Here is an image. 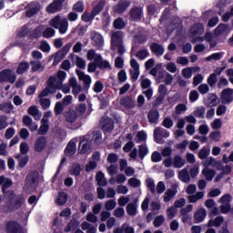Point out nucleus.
<instances>
[{"instance_id": "nucleus-1", "label": "nucleus", "mask_w": 233, "mask_h": 233, "mask_svg": "<svg viewBox=\"0 0 233 233\" xmlns=\"http://www.w3.org/2000/svg\"><path fill=\"white\" fill-rule=\"evenodd\" d=\"M57 90H62L64 94H69L70 86L57 83V77L50 76L47 80L46 87L40 93V97H46L50 94H56Z\"/></svg>"}, {"instance_id": "nucleus-2", "label": "nucleus", "mask_w": 233, "mask_h": 233, "mask_svg": "<svg viewBox=\"0 0 233 233\" xmlns=\"http://www.w3.org/2000/svg\"><path fill=\"white\" fill-rule=\"evenodd\" d=\"M186 163L187 161L185 160V158H183V157L179 155H176L173 158L167 157L163 161L166 168H170V167H173L174 168H183Z\"/></svg>"}, {"instance_id": "nucleus-3", "label": "nucleus", "mask_w": 233, "mask_h": 233, "mask_svg": "<svg viewBox=\"0 0 233 233\" xmlns=\"http://www.w3.org/2000/svg\"><path fill=\"white\" fill-rule=\"evenodd\" d=\"M66 125L68 128H77L79 127V116L75 110L65 113Z\"/></svg>"}, {"instance_id": "nucleus-4", "label": "nucleus", "mask_w": 233, "mask_h": 233, "mask_svg": "<svg viewBox=\"0 0 233 233\" xmlns=\"http://www.w3.org/2000/svg\"><path fill=\"white\" fill-rule=\"evenodd\" d=\"M17 79V76L13 70L10 69H4L0 72V83H11L14 85L15 80Z\"/></svg>"}, {"instance_id": "nucleus-5", "label": "nucleus", "mask_w": 233, "mask_h": 233, "mask_svg": "<svg viewBox=\"0 0 233 233\" xmlns=\"http://www.w3.org/2000/svg\"><path fill=\"white\" fill-rule=\"evenodd\" d=\"M130 5H132V1L130 0H119L117 4L113 6V12L114 14H118L119 15H121L125 14L127 10H128Z\"/></svg>"}, {"instance_id": "nucleus-6", "label": "nucleus", "mask_w": 233, "mask_h": 233, "mask_svg": "<svg viewBox=\"0 0 233 233\" xmlns=\"http://www.w3.org/2000/svg\"><path fill=\"white\" fill-rule=\"evenodd\" d=\"M65 1L66 0H53V2L46 6V12H47V14H57V12H61Z\"/></svg>"}, {"instance_id": "nucleus-7", "label": "nucleus", "mask_w": 233, "mask_h": 233, "mask_svg": "<svg viewBox=\"0 0 233 233\" xmlns=\"http://www.w3.org/2000/svg\"><path fill=\"white\" fill-rule=\"evenodd\" d=\"M170 137V132L168 130L163 128V127H157L154 130V140L158 145H161L163 143V137L167 138Z\"/></svg>"}, {"instance_id": "nucleus-8", "label": "nucleus", "mask_w": 233, "mask_h": 233, "mask_svg": "<svg viewBox=\"0 0 233 233\" xmlns=\"http://www.w3.org/2000/svg\"><path fill=\"white\" fill-rule=\"evenodd\" d=\"M70 48H72V44L67 43L60 50H58L56 53H55L51 56V59H65V57L66 56V54H68V52H70Z\"/></svg>"}, {"instance_id": "nucleus-9", "label": "nucleus", "mask_w": 233, "mask_h": 233, "mask_svg": "<svg viewBox=\"0 0 233 233\" xmlns=\"http://www.w3.org/2000/svg\"><path fill=\"white\" fill-rule=\"evenodd\" d=\"M143 17V9L141 7L134 6L129 10L130 21H141Z\"/></svg>"}, {"instance_id": "nucleus-10", "label": "nucleus", "mask_w": 233, "mask_h": 233, "mask_svg": "<svg viewBox=\"0 0 233 233\" xmlns=\"http://www.w3.org/2000/svg\"><path fill=\"white\" fill-rule=\"evenodd\" d=\"M90 37L93 41V45L96 46V48H101V46H103L105 40L103 39V35H101L99 32L92 31L90 33Z\"/></svg>"}, {"instance_id": "nucleus-11", "label": "nucleus", "mask_w": 233, "mask_h": 233, "mask_svg": "<svg viewBox=\"0 0 233 233\" xmlns=\"http://www.w3.org/2000/svg\"><path fill=\"white\" fill-rule=\"evenodd\" d=\"M7 233H23V228L15 221H9L6 223Z\"/></svg>"}, {"instance_id": "nucleus-12", "label": "nucleus", "mask_w": 233, "mask_h": 233, "mask_svg": "<svg viewBox=\"0 0 233 233\" xmlns=\"http://www.w3.org/2000/svg\"><path fill=\"white\" fill-rule=\"evenodd\" d=\"M123 31H116L113 33L111 36V47L123 45Z\"/></svg>"}, {"instance_id": "nucleus-13", "label": "nucleus", "mask_w": 233, "mask_h": 233, "mask_svg": "<svg viewBox=\"0 0 233 233\" xmlns=\"http://www.w3.org/2000/svg\"><path fill=\"white\" fill-rule=\"evenodd\" d=\"M177 195V188L172 187L166 190L162 196L164 203H170L174 198Z\"/></svg>"}, {"instance_id": "nucleus-14", "label": "nucleus", "mask_w": 233, "mask_h": 233, "mask_svg": "<svg viewBox=\"0 0 233 233\" xmlns=\"http://www.w3.org/2000/svg\"><path fill=\"white\" fill-rule=\"evenodd\" d=\"M130 66H131V70H130V74H131V77L132 79H134V81H137L138 77H139V63H137V61L136 59H132L130 61Z\"/></svg>"}, {"instance_id": "nucleus-15", "label": "nucleus", "mask_w": 233, "mask_h": 233, "mask_svg": "<svg viewBox=\"0 0 233 233\" xmlns=\"http://www.w3.org/2000/svg\"><path fill=\"white\" fill-rule=\"evenodd\" d=\"M34 148L36 152H43L46 148V137H38L35 141Z\"/></svg>"}, {"instance_id": "nucleus-16", "label": "nucleus", "mask_w": 233, "mask_h": 233, "mask_svg": "<svg viewBox=\"0 0 233 233\" xmlns=\"http://www.w3.org/2000/svg\"><path fill=\"white\" fill-rule=\"evenodd\" d=\"M150 50L152 54H154V56H157V57H161V56L165 54V47H163V46L156 42H153L150 45Z\"/></svg>"}, {"instance_id": "nucleus-17", "label": "nucleus", "mask_w": 233, "mask_h": 233, "mask_svg": "<svg viewBox=\"0 0 233 233\" xmlns=\"http://www.w3.org/2000/svg\"><path fill=\"white\" fill-rule=\"evenodd\" d=\"M76 150H77V140L72 139L68 143L67 147H66L65 154L66 156L72 157L74 156V154H76Z\"/></svg>"}, {"instance_id": "nucleus-18", "label": "nucleus", "mask_w": 233, "mask_h": 233, "mask_svg": "<svg viewBox=\"0 0 233 233\" xmlns=\"http://www.w3.org/2000/svg\"><path fill=\"white\" fill-rule=\"evenodd\" d=\"M205 218H207V209L200 208L195 211V223H202V221H205Z\"/></svg>"}, {"instance_id": "nucleus-19", "label": "nucleus", "mask_w": 233, "mask_h": 233, "mask_svg": "<svg viewBox=\"0 0 233 233\" xmlns=\"http://www.w3.org/2000/svg\"><path fill=\"white\" fill-rule=\"evenodd\" d=\"M76 76H78V79L80 81H83L85 86L86 88H90V85L92 84V78L90 76L86 75L83 71L81 70H76Z\"/></svg>"}, {"instance_id": "nucleus-20", "label": "nucleus", "mask_w": 233, "mask_h": 233, "mask_svg": "<svg viewBox=\"0 0 233 233\" xmlns=\"http://www.w3.org/2000/svg\"><path fill=\"white\" fill-rule=\"evenodd\" d=\"M69 85L73 88V96H77V94H81V92H83V87L77 84V79L76 77H71L69 79Z\"/></svg>"}, {"instance_id": "nucleus-21", "label": "nucleus", "mask_w": 233, "mask_h": 233, "mask_svg": "<svg viewBox=\"0 0 233 233\" xmlns=\"http://www.w3.org/2000/svg\"><path fill=\"white\" fill-rule=\"evenodd\" d=\"M189 32L191 35H201L205 32V25L201 23L195 24L190 27Z\"/></svg>"}, {"instance_id": "nucleus-22", "label": "nucleus", "mask_w": 233, "mask_h": 233, "mask_svg": "<svg viewBox=\"0 0 233 233\" xmlns=\"http://www.w3.org/2000/svg\"><path fill=\"white\" fill-rule=\"evenodd\" d=\"M120 105L130 110L136 106V101H134L130 96H124L120 100Z\"/></svg>"}, {"instance_id": "nucleus-23", "label": "nucleus", "mask_w": 233, "mask_h": 233, "mask_svg": "<svg viewBox=\"0 0 233 233\" xmlns=\"http://www.w3.org/2000/svg\"><path fill=\"white\" fill-rule=\"evenodd\" d=\"M222 103H232L233 100V89L227 88L222 91L221 94Z\"/></svg>"}, {"instance_id": "nucleus-24", "label": "nucleus", "mask_w": 233, "mask_h": 233, "mask_svg": "<svg viewBox=\"0 0 233 233\" xmlns=\"http://www.w3.org/2000/svg\"><path fill=\"white\" fill-rule=\"evenodd\" d=\"M101 125L103 130H105L106 132H110L114 128V121L108 116L102 118Z\"/></svg>"}, {"instance_id": "nucleus-25", "label": "nucleus", "mask_w": 233, "mask_h": 233, "mask_svg": "<svg viewBox=\"0 0 233 233\" xmlns=\"http://www.w3.org/2000/svg\"><path fill=\"white\" fill-rule=\"evenodd\" d=\"M11 185H13L12 180L10 178H5L3 184L2 192H4L9 199H14V191L6 192V188H9Z\"/></svg>"}, {"instance_id": "nucleus-26", "label": "nucleus", "mask_w": 233, "mask_h": 233, "mask_svg": "<svg viewBox=\"0 0 233 233\" xmlns=\"http://www.w3.org/2000/svg\"><path fill=\"white\" fill-rule=\"evenodd\" d=\"M78 150L80 154H86V152L90 150V144L88 143V140H86V137H82Z\"/></svg>"}, {"instance_id": "nucleus-27", "label": "nucleus", "mask_w": 233, "mask_h": 233, "mask_svg": "<svg viewBox=\"0 0 233 233\" xmlns=\"http://www.w3.org/2000/svg\"><path fill=\"white\" fill-rule=\"evenodd\" d=\"M27 112L29 116H32L35 121H39L41 119L43 114L39 112V109L35 106H31L28 109Z\"/></svg>"}, {"instance_id": "nucleus-28", "label": "nucleus", "mask_w": 233, "mask_h": 233, "mask_svg": "<svg viewBox=\"0 0 233 233\" xmlns=\"http://www.w3.org/2000/svg\"><path fill=\"white\" fill-rule=\"evenodd\" d=\"M106 5V2L105 0H100L97 5L92 9L91 14L96 17V15H99L101 12H103V9L105 8V5Z\"/></svg>"}, {"instance_id": "nucleus-29", "label": "nucleus", "mask_w": 233, "mask_h": 233, "mask_svg": "<svg viewBox=\"0 0 233 233\" xmlns=\"http://www.w3.org/2000/svg\"><path fill=\"white\" fill-rule=\"evenodd\" d=\"M202 175L205 177L207 181H212L216 177V170L211 169L210 167H204L202 169Z\"/></svg>"}, {"instance_id": "nucleus-30", "label": "nucleus", "mask_w": 233, "mask_h": 233, "mask_svg": "<svg viewBox=\"0 0 233 233\" xmlns=\"http://www.w3.org/2000/svg\"><path fill=\"white\" fill-rule=\"evenodd\" d=\"M37 174L35 172H32L30 173L25 179L26 185L28 187H35V185H37Z\"/></svg>"}, {"instance_id": "nucleus-31", "label": "nucleus", "mask_w": 233, "mask_h": 233, "mask_svg": "<svg viewBox=\"0 0 233 233\" xmlns=\"http://www.w3.org/2000/svg\"><path fill=\"white\" fill-rule=\"evenodd\" d=\"M178 178L180 181H183V183H189L190 182V173L188 171V168H183L178 172Z\"/></svg>"}, {"instance_id": "nucleus-32", "label": "nucleus", "mask_w": 233, "mask_h": 233, "mask_svg": "<svg viewBox=\"0 0 233 233\" xmlns=\"http://www.w3.org/2000/svg\"><path fill=\"white\" fill-rule=\"evenodd\" d=\"M147 117L149 123H152L153 125H157V121L159 120V111H157V109H152L148 113Z\"/></svg>"}, {"instance_id": "nucleus-33", "label": "nucleus", "mask_w": 233, "mask_h": 233, "mask_svg": "<svg viewBox=\"0 0 233 233\" xmlns=\"http://www.w3.org/2000/svg\"><path fill=\"white\" fill-rule=\"evenodd\" d=\"M200 70L201 69L199 67H187L182 70V76L186 79H190L193 72H199Z\"/></svg>"}, {"instance_id": "nucleus-34", "label": "nucleus", "mask_w": 233, "mask_h": 233, "mask_svg": "<svg viewBox=\"0 0 233 233\" xmlns=\"http://www.w3.org/2000/svg\"><path fill=\"white\" fill-rule=\"evenodd\" d=\"M49 128H50V127H49V124H48V119L43 118L41 120V126L38 129V134L40 136H45V134H46V132H48Z\"/></svg>"}, {"instance_id": "nucleus-35", "label": "nucleus", "mask_w": 233, "mask_h": 233, "mask_svg": "<svg viewBox=\"0 0 233 233\" xmlns=\"http://www.w3.org/2000/svg\"><path fill=\"white\" fill-rule=\"evenodd\" d=\"M83 230H87L86 233H96L97 232V226H94L86 221H84L81 224Z\"/></svg>"}, {"instance_id": "nucleus-36", "label": "nucleus", "mask_w": 233, "mask_h": 233, "mask_svg": "<svg viewBox=\"0 0 233 233\" xmlns=\"http://www.w3.org/2000/svg\"><path fill=\"white\" fill-rule=\"evenodd\" d=\"M205 198V193L203 191L197 192L195 195H190L187 197L189 203H198L199 199Z\"/></svg>"}, {"instance_id": "nucleus-37", "label": "nucleus", "mask_w": 233, "mask_h": 233, "mask_svg": "<svg viewBox=\"0 0 233 233\" xmlns=\"http://www.w3.org/2000/svg\"><path fill=\"white\" fill-rule=\"evenodd\" d=\"M126 210L128 216H136V214H137V203L131 202L127 204Z\"/></svg>"}, {"instance_id": "nucleus-38", "label": "nucleus", "mask_w": 233, "mask_h": 233, "mask_svg": "<svg viewBox=\"0 0 233 233\" xmlns=\"http://www.w3.org/2000/svg\"><path fill=\"white\" fill-rule=\"evenodd\" d=\"M41 10V5H36L25 11L26 17H34L35 14H39Z\"/></svg>"}, {"instance_id": "nucleus-39", "label": "nucleus", "mask_w": 233, "mask_h": 233, "mask_svg": "<svg viewBox=\"0 0 233 233\" xmlns=\"http://www.w3.org/2000/svg\"><path fill=\"white\" fill-rule=\"evenodd\" d=\"M62 24H63V19H61V16L59 15H57L56 16H55L49 21L50 26H52L53 28H56V30H57V28H59V25H61Z\"/></svg>"}, {"instance_id": "nucleus-40", "label": "nucleus", "mask_w": 233, "mask_h": 233, "mask_svg": "<svg viewBox=\"0 0 233 233\" xmlns=\"http://www.w3.org/2000/svg\"><path fill=\"white\" fill-rule=\"evenodd\" d=\"M218 165H219V161H218L216 158L210 157L205 160L203 167H205V168H208V167H216Z\"/></svg>"}, {"instance_id": "nucleus-41", "label": "nucleus", "mask_w": 233, "mask_h": 233, "mask_svg": "<svg viewBox=\"0 0 233 233\" xmlns=\"http://www.w3.org/2000/svg\"><path fill=\"white\" fill-rule=\"evenodd\" d=\"M96 180L99 187H106L107 185L106 178H105V174L101 171L96 174Z\"/></svg>"}, {"instance_id": "nucleus-42", "label": "nucleus", "mask_w": 233, "mask_h": 233, "mask_svg": "<svg viewBox=\"0 0 233 233\" xmlns=\"http://www.w3.org/2000/svg\"><path fill=\"white\" fill-rule=\"evenodd\" d=\"M223 221H225L223 217H217L215 219H210L208 222V227H221Z\"/></svg>"}, {"instance_id": "nucleus-43", "label": "nucleus", "mask_w": 233, "mask_h": 233, "mask_svg": "<svg viewBox=\"0 0 233 233\" xmlns=\"http://www.w3.org/2000/svg\"><path fill=\"white\" fill-rule=\"evenodd\" d=\"M73 12H77L78 14H83L85 12V3H83V0H78L74 5H73Z\"/></svg>"}, {"instance_id": "nucleus-44", "label": "nucleus", "mask_w": 233, "mask_h": 233, "mask_svg": "<svg viewBox=\"0 0 233 233\" xmlns=\"http://www.w3.org/2000/svg\"><path fill=\"white\" fill-rule=\"evenodd\" d=\"M67 199H68V195H66V193H65V192H61V193H59V195L56 200V205L63 207V205H65V203H66Z\"/></svg>"}, {"instance_id": "nucleus-45", "label": "nucleus", "mask_w": 233, "mask_h": 233, "mask_svg": "<svg viewBox=\"0 0 233 233\" xmlns=\"http://www.w3.org/2000/svg\"><path fill=\"white\" fill-rule=\"evenodd\" d=\"M113 26L116 28V30H123L127 25L125 24V21L122 17H118L113 22Z\"/></svg>"}, {"instance_id": "nucleus-46", "label": "nucleus", "mask_w": 233, "mask_h": 233, "mask_svg": "<svg viewBox=\"0 0 233 233\" xmlns=\"http://www.w3.org/2000/svg\"><path fill=\"white\" fill-rule=\"evenodd\" d=\"M161 78L165 82V85H172V83L174 81V76L172 75H170V73H168L167 71H164L162 73Z\"/></svg>"}, {"instance_id": "nucleus-47", "label": "nucleus", "mask_w": 233, "mask_h": 233, "mask_svg": "<svg viewBox=\"0 0 233 233\" xmlns=\"http://www.w3.org/2000/svg\"><path fill=\"white\" fill-rule=\"evenodd\" d=\"M42 35L45 39H50V37L56 35V30L52 27H47L43 31Z\"/></svg>"}, {"instance_id": "nucleus-48", "label": "nucleus", "mask_w": 233, "mask_h": 233, "mask_svg": "<svg viewBox=\"0 0 233 233\" xmlns=\"http://www.w3.org/2000/svg\"><path fill=\"white\" fill-rule=\"evenodd\" d=\"M210 156V147H204L198 152L199 159H207Z\"/></svg>"}, {"instance_id": "nucleus-49", "label": "nucleus", "mask_w": 233, "mask_h": 233, "mask_svg": "<svg viewBox=\"0 0 233 233\" xmlns=\"http://www.w3.org/2000/svg\"><path fill=\"white\" fill-rule=\"evenodd\" d=\"M138 154L141 159H145V157L148 154V147L147 144H143L138 147Z\"/></svg>"}, {"instance_id": "nucleus-50", "label": "nucleus", "mask_w": 233, "mask_h": 233, "mask_svg": "<svg viewBox=\"0 0 233 233\" xmlns=\"http://www.w3.org/2000/svg\"><path fill=\"white\" fill-rule=\"evenodd\" d=\"M69 174L71 176H79V174H81V165L73 164L71 168L69 169Z\"/></svg>"}, {"instance_id": "nucleus-51", "label": "nucleus", "mask_w": 233, "mask_h": 233, "mask_svg": "<svg viewBox=\"0 0 233 233\" xmlns=\"http://www.w3.org/2000/svg\"><path fill=\"white\" fill-rule=\"evenodd\" d=\"M228 28V25L227 24H219L215 29L216 35H221L222 34H225Z\"/></svg>"}, {"instance_id": "nucleus-52", "label": "nucleus", "mask_w": 233, "mask_h": 233, "mask_svg": "<svg viewBox=\"0 0 233 233\" xmlns=\"http://www.w3.org/2000/svg\"><path fill=\"white\" fill-rule=\"evenodd\" d=\"M205 112H206L205 106H200L198 107H196L193 114L196 117H200V119H203V117H205Z\"/></svg>"}, {"instance_id": "nucleus-53", "label": "nucleus", "mask_w": 233, "mask_h": 233, "mask_svg": "<svg viewBox=\"0 0 233 233\" xmlns=\"http://www.w3.org/2000/svg\"><path fill=\"white\" fill-rule=\"evenodd\" d=\"M59 34H66L68 30V20L66 18L63 19L62 24L57 28Z\"/></svg>"}, {"instance_id": "nucleus-54", "label": "nucleus", "mask_w": 233, "mask_h": 233, "mask_svg": "<svg viewBox=\"0 0 233 233\" xmlns=\"http://www.w3.org/2000/svg\"><path fill=\"white\" fill-rule=\"evenodd\" d=\"M44 97L45 96H41V94H39L38 98L40 105L44 108V110H46V108H50V99Z\"/></svg>"}, {"instance_id": "nucleus-55", "label": "nucleus", "mask_w": 233, "mask_h": 233, "mask_svg": "<svg viewBox=\"0 0 233 233\" xmlns=\"http://www.w3.org/2000/svg\"><path fill=\"white\" fill-rule=\"evenodd\" d=\"M134 41L137 45H145V43H147V35L138 34L135 35Z\"/></svg>"}, {"instance_id": "nucleus-56", "label": "nucleus", "mask_w": 233, "mask_h": 233, "mask_svg": "<svg viewBox=\"0 0 233 233\" xmlns=\"http://www.w3.org/2000/svg\"><path fill=\"white\" fill-rule=\"evenodd\" d=\"M28 68H30V66L28 65V63L22 62L16 69V74L18 75L25 74V72H26Z\"/></svg>"}, {"instance_id": "nucleus-57", "label": "nucleus", "mask_w": 233, "mask_h": 233, "mask_svg": "<svg viewBox=\"0 0 233 233\" xmlns=\"http://www.w3.org/2000/svg\"><path fill=\"white\" fill-rule=\"evenodd\" d=\"M23 203H25V198H23V197L16 198L14 207H12V205H10L9 208H10V210H17V208H19L21 207V205H23Z\"/></svg>"}, {"instance_id": "nucleus-58", "label": "nucleus", "mask_w": 233, "mask_h": 233, "mask_svg": "<svg viewBox=\"0 0 233 233\" xmlns=\"http://www.w3.org/2000/svg\"><path fill=\"white\" fill-rule=\"evenodd\" d=\"M146 185L147 188L150 190L151 194H156V182H154V179H146Z\"/></svg>"}, {"instance_id": "nucleus-59", "label": "nucleus", "mask_w": 233, "mask_h": 233, "mask_svg": "<svg viewBox=\"0 0 233 233\" xmlns=\"http://www.w3.org/2000/svg\"><path fill=\"white\" fill-rule=\"evenodd\" d=\"M147 15H150V17H153V15H156V12H157V5L156 4H150L147 5Z\"/></svg>"}, {"instance_id": "nucleus-60", "label": "nucleus", "mask_w": 233, "mask_h": 233, "mask_svg": "<svg viewBox=\"0 0 233 233\" xmlns=\"http://www.w3.org/2000/svg\"><path fill=\"white\" fill-rule=\"evenodd\" d=\"M148 56H150V53H148L147 49L139 50L136 54V57H137V59H147V57H148Z\"/></svg>"}, {"instance_id": "nucleus-61", "label": "nucleus", "mask_w": 233, "mask_h": 233, "mask_svg": "<svg viewBox=\"0 0 233 233\" xmlns=\"http://www.w3.org/2000/svg\"><path fill=\"white\" fill-rule=\"evenodd\" d=\"M130 202V196H122L118 198L117 203L119 207H125Z\"/></svg>"}, {"instance_id": "nucleus-62", "label": "nucleus", "mask_w": 233, "mask_h": 233, "mask_svg": "<svg viewBox=\"0 0 233 233\" xmlns=\"http://www.w3.org/2000/svg\"><path fill=\"white\" fill-rule=\"evenodd\" d=\"M165 190H167V186L165 185V182L159 181L157 184V187H156L157 194H164Z\"/></svg>"}, {"instance_id": "nucleus-63", "label": "nucleus", "mask_w": 233, "mask_h": 233, "mask_svg": "<svg viewBox=\"0 0 233 233\" xmlns=\"http://www.w3.org/2000/svg\"><path fill=\"white\" fill-rule=\"evenodd\" d=\"M86 57L87 59H103L101 55L96 54V51L94 49H90L87 51Z\"/></svg>"}, {"instance_id": "nucleus-64", "label": "nucleus", "mask_w": 233, "mask_h": 233, "mask_svg": "<svg viewBox=\"0 0 233 233\" xmlns=\"http://www.w3.org/2000/svg\"><path fill=\"white\" fill-rule=\"evenodd\" d=\"M218 103H219V98L218 97V96L214 94L210 95L208 106H217Z\"/></svg>"}]
</instances>
